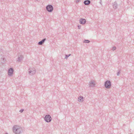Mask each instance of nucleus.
I'll return each mask as SVG.
<instances>
[{
    "label": "nucleus",
    "mask_w": 134,
    "mask_h": 134,
    "mask_svg": "<svg viewBox=\"0 0 134 134\" xmlns=\"http://www.w3.org/2000/svg\"><path fill=\"white\" fill-rule=\"evenodd\" d=\"M90 42V41L88 40H85L83 41V42L85 43H89Z\"/></svg>",
    "instance_id": "16"
},
{
    "label": "nucleus",
    "mask_w": 134,
    "mask_h": 134,
    "mask_svg": "<svg viewBox=\"0 0 134 134\" xmlns=\"http://www.w3.org/2000/svg\"><path fill=\"white\" fill-rule=\"evenodd\" d=\"M99 3H100V4L101 5H102V0H100V2H99Z\"/></svg>",
    "instance_id": "22"
},
{
    "label": "nucleus",
    "mask_w": 134,
    "mask_h": 134,
    "mask_svg": "<svg viewBox=\"0 0 134 134\" xmlns=\"http://www.w3.org/2000/svg\"><path fill=\"white\" fill-rule=\"evenodd\" d=\"M80 1V0H76V3H77L79 2Z\"/></svg>",
    "instance_id": "20"
},
{
    "label": "nucleus",
    "mask_w": 134,
    "mask_h": 134,
    "mask_svg": "<svg viewBox=\"0 0 134 134\" xmlns=\"http://www.w3.org/2000/svg\"><path fill=\"white\" fill-rule=\"evenodd\" d=\"M24 111V109H21L20 110L19 112L20 113H22Z\"/></svg>",
    "instance_id": "19"
},
{
    "label": "nucleus",
    "mask_w": 134,
    "mask_h": 134,
    "mask_svg": "<svg viewBox=\"0 0 134 134\" xmlns=\"http://www.w3.org/2000/svg\"><path fill=\"white\" fill-rule=\"evenodd\" d=\"M84 3L86 5H88L90 4L91 3V1L90 0H87L84 1Z\"/></svg>",
    "instance_id": "11"
},
{
    "label": "nucleus",
    "mask_w": 134,
    "mask_h": 134,
    "mask_svg": "<svg viewBox=\"0 0 134 134\" xmlns=\"http://www.w3.org/2000/svg\"><path fill=\"white\" fill-rule=\"evenodd\" d=\"M90 86L91 87H93L95 85V84L94 83L93 80H91V81L90 82Z\"/></svg>",
    "instance_id": "12"
},
{
    "label": "nucleus",
    "mask_w": 134,
    "mask_h": 134,
    "mask_svg": "<svg viewBox=\"0 0 134 134\" xmlns=\"http://www.w3.org/2000/svg\"><path fill=\"white\" fill-rule=\"evenodd\" d=\"M120 70H119V71H118V72L117 73V76H119V74L120 73Z\"/></svg>",
    "instance_id": "18"
},
{
    "label": "nucleus",
    "mask_w": 134,
    "mask_h": 134,
    "mask_svg": "<svg viewBox=\"0 0 134 134\" xmlns=\"http://www.w3.org/2000/svg\"><path fill=\"white\" fill-rule=\"evenodd\" d=\"M81 25H78V29H80V28L81 27Z\"/></svg>",
    "instance_id": "21"
},
{
    "label": "nucleus",
    "mask_w": 134,
    "mask_h": 134,
    "mask_svg": "<svg viewBox=\"0 0 134 134\" xmlns=\"http://www.w3.org/2000/svg\"><path fill=\"white\" fill-rule=\"evenodd\" d=\"M13 129V132L16 134H20L22 130L21 127L17 125L14 126Z\"/></svg>",
    "instance_id": "1"
},
{
    "label": "nucleus",
    "mask_w": 134,
    "mask_h": 134,
    "mask_svg": "<svg viewBox=\"0 0 134 134\" xmlns=\"http://www.w3.org/2000/svg\"><path fill=\"white\" fill-rule=\"evenodd\" d=\"M14 71V70L13 68H11L8 70V75H12Z\"/></svg>",
    "instance_id": "6"
},
{
    "label": "nucleus",
    "mask_w": 134,
    "mask_h": 134,
    "mask_svg": "<svg viewBox=\"0 0 134 134\" xmlns=\"http://www.w3.org/2000/svg\"><path fill=\"white\" fill-rule=\"evenodd\" d=\"M116 48L114 46L112 47V50L113 51H114L116 49Z\"/></svg>",
    "instance_id": "17"
},
{
    "label": "nucleus",
    "mask_w": 134,
    "mask_h": 134,
    "mask_svg": "<svg viewBox=\"0 0 134 134\" xmlns=\"http://www.w3.org/2000/svg\"><path fill=\"white\" fill-rule=\"evenodd\" d=\"M79 21L80 23L82 24H84L86 23V20L84 19L81 18Z\"/></svg>",
    "instance_id": "7"
},
{
    "label": "nucleus",
    "mask_w": 134,
    "mask_h": 134,
    "mask_svg": "<svg viewBox=\"0 0 134 134\" xmlns=\"http://www.w3.org/2000/svg\"><path fill=\"white\" fill-rule=\"evenodd\" d=\"M130 134H131V133H130Z\"/></svg>",
    "instance_id": "24"
},
{
    "label": "nucleus",
    "mask_w": 134,
    "mask_h": 134,
    "mask_svg": "<svg viewBox=\"0 0 134 134\" xmlns=\"http://www.w3.org/2000/svg\"><path fill=\"white\" fill-rule=\"evenodd\" d=\"M71 55V54H69L68 55L65 54V59H67Z\"/></svg>",
    "instance_id": "15"
},
{
    "label": "nucleus",
    "mask_w": 134,
    "mask_h": 134,
    "mask_svg": "<svg viewBox=\"0 0 134 134\" xmlns=\"http://www.w3.org/2000/svg\"><path fill=\"white\" fill-rule=\"evenodd\" d=\"M46 9L49 12H51L53 10V8L51 5L48 4L46 6Z\"/></svg>",
    "instance_id": "3"
},
{
    "label": "nucleus",
    "mask_w": 134,
    "mask_h": 134,
    "mask_svg": "<svg viewBox=\"0 0 134 134\" xmlns=\"http://www.w3.org/2000/svg\"><path fill=\"white\" fill-rule=\"evenodd\" d=\"M5 134H8L7 133H6Z\"/></svg>",
    "instance_id": "23"
},
{
    "label": "nucleus",
    "mask_w": 134,
    "mask_h": 134,
    "mask_svg": "<svg viewBox=\"0 0 134 134\" xmlns=\"http://www.w3.org/2000/svg\"><path fill=\"white\" fill-rule=\"evenodd\" d=\"M44 120L46 122H49L51 121L52 118L50 115H47L45 116L44 118Z\"/></svg>",
    "instance_id": "4"
},
{
    "label": "nucleus",
    "mask_w": 134,
    "mask_h": 134,
    "mask_svg": "<svg viewBox=\"0 0 134 134\" xmlns=\"http://www.w3.org/2000/svg\"><path fill=\"white\" fill-rule=\"evenodd\" d=\"M46 40V38L43 39L42 40L39 42L38 43V44L39 45H42L44 42Z\"/></svg>",
    "instance_id": "10"
},
{
    "label": "nucleus",
    "mask_w": 134,
    "mask_h": 134,
    "mask_svg": "<svg viewBox=\"0 0 134 134\" xmlns=\"http://www.w3.org/2000/svg\"><path fill=\"white\" fill-rule=\"evenodd\" d=\"M118 4L116 2H115L113 3V8L114 9H116L118 7Z\"/></svg>",
    "instance_id": "8"
},
{
    "label": "nucleus",
    "mask_w": 134,
    "mask_h": 134,
    "mask_svg": "<svg viewBox=\"0 0 134 134\" xmlns=\"http://www.w3.org/2000/svg\"><path fill=\"white\" fill-rule=\"evenodd\" d=\"M29 72L31 75H34L36 72L35 69L34 68H33L31 69H29L28 70Z\"/></svg>",
    "instance_id": "5"
},
{
    "label": "nucleus",
    "mask_w": 134,
    "mask_h": 134,
    "mask_svg": "<svg viewBox=\"0 0 134 134\" xmlns=\"http://www.w3.org/2000/svg\"><path fill=\"white\" fill-rule=\"evenodd\" d=\"M0 64H3L5 62V59L3 58H1L0 59Z\"/></svg>",
    "instance_id": "13"
},
{
    "label": "nucleus",
    "mask_w": 134,
    "mask_h": 134,
    "mask_svg": "<svg viewBox=\"0 0 134 134\" xmlns=\"http://www.w3.org/2000/svg\"><path fill=\"white\" fill-rule=\"evenodd\" d=\"M23 58V56L22 55H20V56H18V58L17 61L20 62L22 61Z\"/></svg>",
    "instance_id": "9"
},
{
    "label": "nucleus",
    "mask_w": 134,
    "mask_h": 134,
    "mask_svg": "<svg viewBox=\"0 0 134 134\" xmlns=\"http://www.w3.org/2000/svg\"><path fill=\"white\" fill-rule=\"evenodd\" d=\"M83 97L81 96H80L78 98V100L80 102H82L83 101Z\"/></svg>",
    "instance_id": "14"
},
{
    "label": "nucleus",
    "mask_w": 134,
    "mask_h": 134,
    "mask_svg": "<svg viewBox=\"0 0 134 134\" xmlns=\"http://www.w3.org/2000/svg\"><path fill=\"white\" fill-rule=\"evenodd\" d=\"M111 86V83L109 80H107L105 82L104 86L107 88H110Z\"/></svg>",
    "instance_id": "2"
}]
</instances>
